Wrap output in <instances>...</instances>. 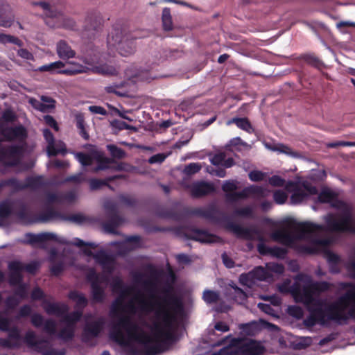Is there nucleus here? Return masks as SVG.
I'll list each match as a JSON object with an SVG mask.
<instances>
[{"label":"nucleus","instance_id":"obj_1","mask_svg":"<svg viewBox=\"0 0 355 355\" xmlns=\"http://www.w3.org/2000/svg\"><path fill=\"white\" fill-rule=\"evenodd\" d=\"M135 288L124 285L112 302L110 338L124 347L139 345L141 349H133L132 355H155L173 341L182 302L169 288H164L159 294L147 296L138 291L125 303Z\"/></svg>","mask_w":355,"mask_h":355},{"label":"nucleus","instance_id":"obj_2","mask_svg":"<svg viewBox=\"0 0 355 355\" xmlns=\"http://www.w3.org/2000/svg\"><path fill=\"white\" fill-rule=\"evenodd\" d=\"M344 294L335 302H329L327 299L318 298L322 292L329 289L325 282H314L307 275L297 276L290 291L297 302L303 303L309 315L304 319L305 326L311 327L316 324H325L330 320H346L355 318V284L342 283Z\"/></svg>","mask_w":355,"mask_h":355},{"label":"nucleus","instance_id":"obj_3","mask_svg":"<svg viewBox=\"0 0 355 355\" xmlns=\"http://www.w3.org/2000/svg\"><path fill=\"white\" fill-rule=\"evenodd\" d=\"M318 200L321 202L331 203V206L339 209L338 213L324 217L327 227L311 222L298 223L291 229L275 231L271 238L286 245H291L298 240L314 239L316 243L327 246L329 243V240L326 238L329 231L355 233V220L350 207L338 201L334 192L324 189L319 194Z\"/></svg>","mask_w":355,"mask_h":355},{"label":"nucleus","instance_id":"obj_4","mask_svg":"<svg viewBox=\"0 0 355 355\" xmlns=\"http://www.w3.org/2000/svg\"><path fill=\"white\" fill-rule=\"evenodd\" d=\"M43 308L47 314L61 318L60 323L63 327L58 334V338L64 340L72 339L74 336L75 324L80 319L82 311H76L67 314L69 308L66 304L47 302L43 303Z\"/></svg>","mask_w":355,"mask_h":355},{"label":"nucleus","instance_id":"obj_5","mask_svg":"<svg viewBox=\"0 0 355 355\" xmlns=\"http://www.w3.org/2000/svg\"><path fill=\"white\" fill-rule=\"evenodd\" d=\"M227 228L238 237L247 240H257L260 241L257 245V248L261 254L269 252L279 258H284L286 254L287 250L284 248L280 247L266 248L263 244V236L259 231L255 228H245L231 221L227 223Z\"/></svg>","mask_w":355,"mask_h":355},{"label":"nucleus","instance_id":"obj_6","mask_svg":"<svg viewBox=\"0 0 355 355\" xmlns=\"http://www.w3.org/2000/svg\"><path fill=\"white\" fill-rule=\"evenodd\" d=\"M34 6H40L44 11L46 17V24L51 28L64 27L69 29H74L76 27V22L70 19L63 16L54 7L45 1L32 2Z\"/></svg>","mask_w":355,"mask_h":355},{"label":"nucleus","instance_id":"obj_7","mask_svg":"<svg viewBox=\"0 0 355 355\" xmlns=\"http://www.w3.org/2000/svg\"><path fill=\"white\" fill-rule=\"evenodd\" d=\"M135 39L136 37L129 32L114 29L108 37L107 42L114 46L122 56H128L135 52Z\"/></svg>","mask_w":355,"mask_h":355},{"label":"nucleus","instance_id":"obj_8","mask_svg":"<svg viewBox=\"0 0 355 355\" xmlns=\"http://www.w3.org/2000/svg\"><path fill=\"white\" fill-rule=\"evenodd\" d=\"M102 26V18L99 13L92 12L87 15L85 18L82 37L85 40L94 39L101 31Z\"/></svg>","mask_w":355,"mask_h":355},{"label":"nucleus","instance_id":"obj_9","mask_svg":"<svg viewBox=\"0 0 355 355\" xmlns=\"http://www.w3.org/2000/svg\"><path fill=\"white\" fill-rule=\"evenodd\" d=\"M87 279L91 283L93 300L96 302H102L105 297V291L101 286V284L106 282V278L97 274L94 269H89L87 274Z\"/></svg>","mask_w":355,"mask_h":355},{"label":"nucleus","instance_id":"obj_10","mask_svg":"<svg viewBox=\"0 0 355 355\" xmlns=\"http://www.w3.org/2000/svg\"><path fill=\"white\" fill-rule=\"evenodd\" d=\"M24 341L43 355H54L51 343L47 339L40 338L33 331H28L24 337Z\"/></svg>","mask_w":355,"mask_h":355},{"label":"nucleus","instance_id":"obj_11","mask_svg":"<svg viewBox=\"0 0 355 355\" xmlns=\"http://www.w3.org/2000/svg\"><path fill=\"white\" fill-rule=\"evenodd\" d=\"M8 184L15 187L17 190L31 188L37 189L44 184V178L42 176L29 177L27 178L25 182H20L16 179H10L8 181Z\"/></svg>","mask_w":355,"mask_h":355},{"label":"nucleus","instance_id":"obj_12","mask_svg":"<svg viewBox=\"0 0 355 355\" xmlns=\"http://www.w3.org/2000/svg\"><path fill=\"white\" fill-rule=\"evenodd\" d=\"M317 193L318 190L315 187L304 184L294 191L291 197V202L292 204H299L306 199L308 196Z\"/></svg>","mask_w":355,"mask_h":355},{"label":"nucleus","instance_id":"obj_13","mask_svg":"<svg viewBox=\"0 0 355 355\" xmlns=\"http://www.w3.org/2000/svg\"><path fill=\"white\" fill-rule=\"evenodd\" d=\"M105 207L106 209H110L111 213L109 215L110 220L103 223V228L106 233L118 234L119 232L116 228L121 224L122 218L116 214L113 206L110 207L109 204L107 203Z\"/></svg>","mask_w":355,"mask_h":355},{"label":"nucleus","instance_id":"obj_14","mask_svg":"<svg viewBox=\"0 0 355 355\" xmlns=\"http://www.w3.org/2000/svg\"><path fill=\"white\" fill-rule=\"evenodd\" d=\"M214 186L212 183L204 181L193 182L190 186V193L193 198H198L214 192Z\"/></svg>","mask_w":355,"mask_h":355},{"label":"nucleus","instance_id":"obj_15","mask_svg":"<svg viewBox=\"0 0 355 355\" xmlns=\"http://www.w3.org/2000/svg\"><path fill=\"white\" fill-rule=\"evenodd\" d=\"M83 252L87 256H93L96 261L101 264L108 273H111L114 270L113 260L105 252L101 251L96 254H93L91 250L87 248L83 250Z\"/></svg>","mask_w":355,"mask_h":355},{"label":"nucleus","instance_id":"obj_16","mask_svg":"<svg viewBox=\"0 0 355 355\" xmlns=\"http://www.w3.org/2000/svg\"><path fill=\"white\" fill-rule=\"evenodd\" d=\"M1 133L4 139L8 141L23 140L26 137V129L22 125L4 128Z\"/></svg>","mask_w":355,"mask_h":355},{"label":"nucleus","instance_id":"obj_17","mask_svg":"<svg viewBox=\"0 0 355 355\" xmlns=\"http://www.w3.org/2000/svg\"><path fill=\"white\" fill-rule=\"evenodd\" d=\"M9 283L12 286L19 285L22 282L21 272L24 270V263L20 261H12L8 264Z\"/></svg>","mask_w":355,"mask_h":355},{"label":"nucleus","instance_id":"obj_18","mask_svg":"<svg viewBox=\"0 0 355 355\" xmlns=\"http://www.w3.org/2000/svg\"><path fill=\"white\" fill-rule=\"evenodd\" d=\"M105 324V318L99 317L94 321L87 322L85 327V333L90 337H96L102 331Z\"/></svg>","mask_w":355,"mask_h":355},{"label":"nucleus","instance_id":"obj_19","mask_svg":"<svg viewBox=\"0 0 355 355\" xmlns=\"http://www.w3.org/2000/svg\"><path fill=\"white\" fill-rule=\"evenodd\" d=\"M189 238L203 243H211L219 241V238L216 235L200 230H194L191 232Z\"/></svg>","mask_w":355,"mask_h":355},{"label":"nucleus","instance_id":"obj_20","mask_svg":"<svg viewBox=\"0 0 355 355\" xmlns=\"http://www.w3.org/2000/svg\"><path fill=\"white\" fill-rule=\"evenodd\" d=\"M140 245L141 237L139 236H126L125 240L119 245L120 253L125 254L138 248Z\"/></svg>","mask_w":355,"mask_h":355},{"label":"nucleus","instance_id":"obj_21","mask_svg":"<svg viewBox=\"0 0 355 355\" xmlns=\"http://www.w3.org/2000/svg\"><path fill=\"white\" fill-rule=\"evenodd\" d=\"M51 240L55 241L60 243H69L64 238H59L56 234L51 232L30 235L31 243H42Z\"/></svg>","mask_w":355,"mask_h":355},{"label":"nucleus","instance_id":"obj_22","mask_svg":"<svg viewBox=\"0 0 355 355\" xmlns=\"http://www.w3.org/2000/svg\"><path fill=\"white\" fill-rule=\"evenodd\" d=\"M62 217H63V215L51 208L41 213L35 219V222L45 223L55 220H62Z\"/></svg>","mask_w":355,"mask_h":355},{"label":"nucleus","instance_id":"obj_23","mask_svg":"<svg viewBox=\"0 0 355 355\" xmlns=\"http://www.w3.org/2000/svg\"><path fill=\"white\" fill-rule=\"evenodd\" d=\"M56 49L58 56L62 59L71 58L76 55V52L64 40L58 42Z\"/></svg>","mask_w":355,"mask_h":355},{"label":"nucleus","instance_id":"obj_24","mask_svg":"<svg viewBox=\"0 0 355 355\" xmlns=\"http://www.w3.org/2000/svg\"><path fill=\"white\" fill-rule=\"evenodd\" d=\"M21 148L18 146H0V161L18 157Z\"/></svg>","mask_w":355,"mask_h":355},{"label":"nucleus","instance_id":"obj_25","mask_svg":"<svg viewBox=\"0 0 355 355\" xmlns=\"http://www.w3.org/2000/svg\"><path fill=\"white\" fill-rule=\"evenodd\" d=\"M43 135L48 143L47 153L49 156H55L60 152H62L64 150V148L55 149L53 135L49 129H44L43 130Z\"/></svg>","mask_w":355,"mask_h":355},{"label":"nucleus","instance_id":"obj_26","mask_svg":"<svg viewBox=\"0 0 355 355\" xmlns=\"http://www.w3.org/2000/svg\"><path fill=\"white\" fill-rule=\"evenodd\" d=\"M49 261L51 262V272L55 276L60 275L64 269V263L62 261H57V252L55 249L50 251Z\"/></svg>","mask_w":355,"mask_h":355},{"label":"nucleus","instance_id":"obj_27","mask_svg":"<svg viewBox=\"0 0 355 355\" xmlns=\"http://www.w3.org/2000/svg\"><path fill=\"white\" fill-rule=\"evenodd\" d=\"M131 276L134 285L136 286L141 285L145 288H149L154 286V283L151 279H144L145 275L143 272L133 271L131 272Z\"/></svg>","mask_w":355,"mask_h":355},{"label":"nucleus","instance_id":"obj_28","mask_svg":"<svg viewBox=\"0 0 355 355\" xmlns=\"http://www.w3.org/2000/svg\"><path fill=\"white\" fill-rule=\"evenodd\" d=\"M246 355H259L263 352V347L258 343L250 340L245 343L241 347Z\"/></svg>","mask_w":355,"mask_h":355},{"label":"nucleus","instance_id":"obj_29","mask_svg":"<svg viewBox=\"0 0 355 355\" xmlns=\"http://www.w3.org/2000/svg\"><path fill=\"white\" fill-rule=\"evenodd\" d=\"M71 66L64 70L58 71V73L67 75H76L81 73H86L90 69L88 67L83 66L78 63H70Z\"/></svg>","mask_w":355,"mask_h":355},{"label":"nucleus","instance_id":"obj_30","mask_svg":"<svg viewBox=\"0 0 355 355\" xmlns=\"http://www.w3.org/2000/svg\"><path fill=\"white\" fill-rule=\"evenodd\" d=\"M162 24L163 30L171 31L173 29L172 15L169 8H164L162 13Z\"/></svg>","mask_w":355,"mask_h":355},{"label":"nucleus","instance_id":"obj_31","mask_svg":"<svg viewBox=\"0 0 355 355\" xmlns=\"http://www.w3.org/2000/svg\"><path fill=\"white\" fill-rule=\"evenodd\" d=\"M91 70L94 73L104 76H114L117 74L116 70L113 66L106 64L94 66Z\"/></svg>","mask_w":355,"mask_h":355},{"label":"nucleus","instance_id":"obj_32","mask_svg":"<svg viewBox=\"0 0 355 355\" xmlns=\"http://www.w3.org/2000/svg\"><path fill=\"white\" fill-rule=\"evenodd\" d=\"M235 123L239 128L248 132H253V128L247 118H232L227 122V125Z\"/></svg>","mask_w":355,"mask_h":355},{"label":"nucleus","instance_id":"obj_33","mask_svg":"<svg viewBox=\"0 0 355 355\" xmlns=\"http://www.w3.org/2000/svg\"><path fill=\"white\" fill-rule=\"evenodd\" d=\"M250 197L257 200L266 198L269 194V191L266 188L259 186L252 185L249 187Z\"/></svg>","mask_w":355,"mask_h":355},{"label":"nucleus","instance_id":"obj_34","mask_svg":"<svg viewBox=\"0 0 355 355\" xmlns=\"http://www.w3.org/2000/svg\"><path fill=\"white\" fill-rule=\"evenodd\" d=\"M62 220L69 221L75 224L82 225L90 222V218L85 215L78 213L68 216L63 215Z\"/></svg>","mask_w":355,"mask_h":355},{"label":"nucleus","instance_id":"obj_35","mask_svg":"<svg viewBox=\"0 0 355 355\" xmlns=\"http://www.w3.org/2000/svg\"><path fill=\"white\" fill-rule=\"evenodd\" d=\"M248 197H250L249 187L244 188L241 191L227 194L226 200L229 202H234L240 199H245Z\"/></svg>","mask_w":355,"mask_h":355},{"label":"nucleus","instance_id":"obj_36","mask_svg":"<svg viewBox=\"0 0 355 355\" xmlns=\"http://www.w3.org/2000/svg\"><path fill=\"white\" fill-rule=\"evenodd\" d=\"M69 297L76 302L78 309H83L87 304V300L85 295L76 291L70 292Z\"/></svg>","mask_w":355,"mask_h":355},{"label":"nucleus","instance_id":"obj_37","mask_svg":"<svg viewBox=\"0 0 355 355\" xmlns=\"http://www.w3.org/2000/svg\"><path fill=\"white\" fill-rule=\"evenodd\" d=\"M0 44H14L18 46L23 45V42L18 37L3 33H0Z\"/></svg>","mask_w":355,"mask_h":355},{"label":"nucleus","instance_id":"obj_38","mask_svg":"<svg viewBox=\"0 0 355 355\" xmlns=\"http://www.w3.org/2000/svg\"><path fill=\"white\" fill-rule=\"evenodd\" d=\"M233 214L235 216L253 218L254 210L252 207L248 205L243 207L235 209L234 210Z\"/></svg>","mask_w":355,"mask_h":355},{"label":"nucleus","instance_id":"obj_39","mask_svg":"<svg viewBox=\"0 0 355 355\" xmlns=\"http://www.w3.org/2000/svg\"><path fill=\"white\" fill-rule=\"evenodd\" d=\"M76 126L80 130V135L86 140L89 137V134L86 132L85 128V120L83 114H77L76 115Z\"/></svg>","mask_w":355,"mask_h":355},{"label":"nucleus","instance_id":"obj_40","mask_svg":"<svg viewBox=\"0 0 355 355\" xmlns=\"http://www.w3.org/2000/svg\"><path fill=\"white\" fill-rule=\"evenodd\" d=\"M64 67V64L61 61H57L55 62H51L48 64H45L39 67L38 70L40 71H49L51 73H53L57 71L58 69H61Z\"/></svg>","mask_w":355,"mask_h":355},{"label":"nucleus","instance_id":"obj_41","mask_svg":"<svg viewBox=\"0 0 355 355\" xmlns=\"http://www.w3.org/2000/svg\"><path fill=\"white\" fill-rule=\"evenodd\" d=\"M191 213L207 219L212 218L214 215V210L211 208H196L192 210Z\"/></svg>","mask_w":355,"mask_h":355},{"label":"nucleus","instance_id":"obj_42","mask_svg":"<svg viewBox=\"0 0 355 355\" xmlns=\"http://www.w3.org/2000/svg\"><path fill=\"white\" fill-rule=\"evenodd\" d=\"M202 298L207 304H213L219 300V294L216 291L207 290L204 291Z\"/></svg>","mask_w":355,"mask_h":355},{"label":"nucleus","instance_id":"obj_43","mask_svg":"<svg viewBox=\"0 0 355 355\" xmlns=\"http://www.w3.org/2000/svg\"><path fill=\"white\" fill-rule=\"evenodd\" d=\"M254 282L265 280L267 278V272L263 267H257L250 272Z\"/></svg>","mask_w":355,"mask_h":355},{"label":"nucleus","instance_id":"obj_44","mask_svg":"<svg viewBox=\"0 0 355 355\" xmlns=\"http://www.w3.org/2000/svg\"><path fill=\"white\" fill-rule=\"evenodd\" d=\"M237 182L235 180L225 181L223 186L222 189L225 193V196L229 193H234L238 189Z\"/></svg>","mask_w":355,"mask_h":355},{"label":"nucleus","instance_id":"obj_45","mask_svg":"<svg viewBox=\"0 0 355 355\" xmlns=\"http://www.w3.org/2000/svg\"><path fill=\"white\" fill-rule=\"evenodd\" d=\"M44 331L49 335L53 336L56 333L57 324L55 320L52 319H48L44 322Z\"/></svg>","mask_w":355,"mask_h":355},{"label":"nucleus","instance_id":"obj_46","mask_svg":"<svg viewBox=\"0 0 355 355\" xmlns=\"http://www.w3.org/2000/svg\"><path fill=\"white\" fill-rule=\"evenodd\" d=\"M111 125L113 128L118 129L119 130H131L135 132L137 130V128L136 127L130 125L123 121L114 120L113 121H112Z\"/></svg>","mask_w":355,"mask_h":355},{"label":"nucleus","instance_id":"obj_47","mask_svg":"<svg viewBox=\"0 0 355 355\" xmlns=\"http://www.w3.org/2000/svg\"><path fill=\"white\" fill-rule=\"evenodd\" d=\"M9 338L8 339L14 347L18 345L19 340V331L17 327L9 329Z\"/></svg>","mask_w":355,"mask_h":355},{"label":"nucleus","instance_id":"obj_48","mask_svg":"<svg viewBox=\"0 0 355 355\" xmlns=\"http://www.w3.org/2000/svg\"><path fill=\"white\" fill-rule=\"evenodd\" d=\"M107 148L110 152L112 156L114 158L121 159L125 155V151L123 149L119 148L114 145H107Z\"/></svg>","mask_w":355,"mask_h":355},{"label":"nucleus","instance_id":"obj_49","mask_svg":"<svg viewBox=\"0 0 355 355\" xmlns=\"http://www.w3.org/2000/svg\"><path fill=\"white\" fill-rule=\"evenodd\" d=\"M273 150L279 151L280 153L291 155L292 157H297L298 153L297 152L293 151L291 148L287 146H284L283 144H277L273 148Z\"/></svg>","mask_w":355,"mask_h":355},{"label":"nucleus","instance_id":"obj_50","mask_svg":"<svg viewBox=\"0 0 355 355\" xmlns=\"http://www.w3.org/2000/svg\"><path fill=\"white\" fill-rule=\"evenodd\" d=\"M201 168V165L198 163H191L185 166L183 172L187 175H191L200 171Z\"/></svg>","mask_w":355,"mask_h":355},{"label":"nucleus","instance_id":"obj_51","mask_svg":"<svg viewBox=\"0 0 355 355\" xmlns=\"http://www.w3.org/2000/svg\"><path fill=\"white\" fill-rule=\"evenodd\" d=\"M12 211L10 204L6 201L0 204V218H5L10 216Z\"/></svg>","mask_w":355,"mask_h":355},{"label":"nucleus","instance_id":"obj_52","mask_svg":"<svg viewBox=\"0 0 355 355\" xmlns=\"http://www.w3.org/2000/svg\"><path fill=\"white\" fill-rule=\"evenodd\" d=\"M15 15H0V26L3 28L10 27L15 21Z\"/></svg>","mask_w":355,"mask_h":355},{"label":"nucleus","instance_id":"obj_53","mask_svg":"<svg viewBox=\"0 0 355 355\" xmlns=\"http://www.w3.org/2000/svg\"><path fill=\"white\" fill-rule=\"evenodd\" d=\"M15 15H0V26L3 28L10 27L15 21Z\"/></svg>","mask_w":355,"mask_h":355},{"label":"nucleus","instance_id":"obj_54","mask_svg":"<svg viewBox=\"0 0 355 355\" xmlns=\"http://www.w3.org/2000/svg\"><path fill=\"white\" fill-rule=\"evenodd\" d=\"M124 284L122 279L119 277H114L112 279L111 286L114 293L119 294L123 289Z\"/></svg>","mask_w":355,"mask_h":355},{"label":"nucleus","instance_id":"obj_55","mask_svg":"<svg viewBox=\"0 0 355 355\" xmlns=\"http://www.w3.org/2000/svg\"><path fill=\"white\" fill-rule=\"evenodd\" d=\"M239 281L243 285H245L248 287H251L255 283L250 272L246 274H241L239 277Z\"/></svg>","mask_w":355,"mask_h":355},{"label":"nucleus","instance_id":"obj_56","mask_svg":"<svg viewBox=\"0 0 355 355\" xmlns=\"http://www.w3.org/2000/svg\"><path fill=\"white\" fill-rule=\"evenodd\" d=\"M234 290V300L241 304L243 303L247 298V295L240 288L237 286H233Z\"/></svg>","mask_w":355,"mask_h":355},{"label":"nucleus","instance_id":"obj_57","mask_svg":"<svg viewBox=\"0 0 355 355\" xmlns=\"http://www.w3.org/2000/svg\"><path fill=\"white\" fill-rule=\"evenodd\" d=\"M287 194L282 190L275 191L273 195L274 200L276 203L279 205L284 204L287 200Z\"/></svg>","mask_w":355,"mask_h":355},{"label":"nucleus","instance_id":"obj_58","mask_svg":"<svg viewBox=\"0 0 355 355\" xmlns=\"http://www.w3.org/2000/svg\"><path fill=\"white\" fill-rule=\"evenodd\" d=\"M76 157L78 159L79 162L83 166H89L92 164V158L89 155L83 153H78L76 154Z\"/></svg>","mask_w":355,"mask_h":355},{"label":"nucleus","instance_id":"obj_59","mask_svg":"<svg viewBox=\"0 0 355 355\" xmlns=\"http://www.w3.org/2000/svg\"><path fill=\"white\" fill-rule=\"evenodd\" d=\"M14 15L11 6L7 2H0V15Z\"/></svg>","mask_w":355,"mask_h":355},{"label":"nucleus","instance_id":"obj_60","mask_svg":"<svg viewBox=\"0 0 355 355\" xmlns=\"http://www.w3.org/2000/svg\"><path fill=\"white\" fill-rule=\"evenodd\" d=\"M44 318L39 313H34L31 315V323L35 327H40L43 325Z\"/></svg>","mask_w":355,"mask_h":355},{"label":"nucleus","instance_id":"obj_61","mask_svg":"<svg viewBox=\"0 0 355 355\" xmlns=\"http://www.w3.org/2000/svg\"><path fill=\"white\" fill-rule=\"evenodd\" d=\"M226 155L225 153H218L215 154L210 159L211 162L214 165H220L223 164Z\"/></svg>","mask_w":355,"mask_h":355},{"label":"nucleus","instance_id":"obj_62","mask_svg":"<svg viewBox=\"0 0 355 355\" xmlns=\"http://www.w3.org/2000/svg\"><path fill=\"white\" fill-rule=\"evenodd\" d=\"M249 178L253 182H259L265 178V173L259 171H252L248 174Z\"/></svg>","mask_w":355,"mask_h":355},{"label":"nucleus","instance_id":"obj_63","mask_svg":"<svg viewBox=\"0 0 355 355\" xmlns=\"http://www.w3.org/2000/svg\"><path fill=\"white\" fill-rule=\"evenodd\" d=\"M256 327L257 324L255 323H250L241 324L240 329L248 335H254V329Z\"/></svg>","mask_w":355,"mask_h":355},{"label":"nucleus","instance_id":"obj_64","mask_svg":"<svg viewBox=\"0 0 355 355\" xmlns=\"http://www.w3.org/2000/svg\"><path fill=\"white\" fill-rule=\"evenodd\" d=\"M270 184L274 187H282L284 184V180L278 175H273L269 178Z\"/></svg>","mask_w":355,"mask_h":355}]
</instances>
